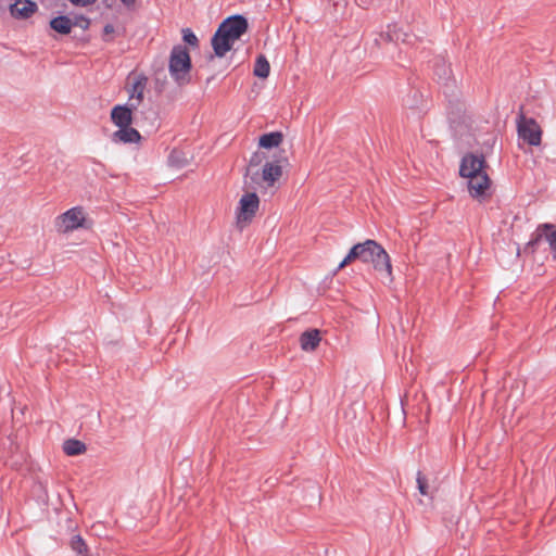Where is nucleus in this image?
<instances>
[{
	"instance_id": "1",
	"label": "nucleus",
	"mask_w": 556,
	"mask_h": 556,
	"mask_svg": "<svg viewBox=\"0 0 556 556\" xmlns=\"http://www.w3.org/2000/svg\"><path fill=\"white\" fill-rule=\"evenodd\" d=\"M359 260L363 263L372 264L375 270L379 273L383 280L392 281V265L389 254L375 240H366L352 247L348 255L339 264L342 269L351 262Z\"/></svg>"
},
{
	"instance_id": "2",
	"label": "nucleus",
	"mask_w": 556,
	"mask_h": 556,
	"mask_svg": "<svg viewBox=\"0 0 556 556\" xmlns=\"http://www.w3.org/2000/svg\"><path fill=\"white\" fill-rule=\"evenodd\" d=\"M248 27L247 18L239 14L224 20L211 40L215 55L218 58L225 56L231 50L235 41L247 33Z\"/></svg>"
},
{
	"instance_id": "3",
	"label": "nucleus",
	"mask_w": 556,
	"mask_h": 556,
	"mask_svg": "<svg viewBox=\"0 0 556 556\" xmlns=\"http://www.w3.org/2000/svg\"><path fill=\"white\" fill-rule=\"evenodd\" d=\"M191 58L188 49L182 45L173 47L169 55L168 70L173 79L184 86L190 81Z\"/></svg>"
},
{
	"instance_id": "4",
	"label": "nucleus",
	"mask_w": 556,
	"mask_h": 556,
	"mask_svg": "<svg viewBox=\"0 0 556 556\" xmlns=\"http://www.w3.org/2000/svg\"><path fill=\"white\" fill-rule=\"evenodd\" d=\"M518 137L530 146H540L542 141V129L532 117H527L521 106L516 118Z\"/></svg>"
},
{
	"instance_id": "5",
	"label": "nucleus",
	"mask_w": 556,
	"mask_h": 556,
	"mask_svg": "<svg viewBox=\"0 0 556 556\" xmlns=\"http://www.w3.org/2000/svg\"><path fill=\"white\" fill-rule=\"evenodd\" d=\"M258 207L260 199L255 192H249L241 197L236 213L237 225L240 229H243L252 222Z\"/></svg>"
},
{
	"instance_id": "6",
	"label": "nucleus",
	"mask_w": 556,
	"mask_h": 556,
	"mask_svg": "<svg viewBox=\"0 0 556 556\" xmlns=\"http://www.w3.org/2000/svg\"><path fill=\"white\" fill-rule=\"evenodd\" d=\"M542 239L548 243L553 260L556 261V226L554 224H540L534 230L531 240L527 243L526 250H531L534 253L536 245Z\"/></svg>"
},
{
	"instance_id": "7",
	"label": "nucleus",
	"mask_w": 556,
	"mask_h": 556,
	"mask_svg": "<svg viewBox=\"0 0 556 556\" xmlns=\"http://www.w3.org/2000/svg\"><path fill=\"white\" fill-rule=\"evenodd\" d=\"M485 165L483 155H476L473 153L466 154L460 162L459 175L465 178L472 175L485 174Z\"/></svg>"
},
{
	"instance_id": "8",
	"label": "nucleus",
	"mask_w": 556,
	"mask_h": 556,
	"mask_svg": "<svg viewBox=\"0 0 556 556\" xmlns=\"http://www.w3.org/2000/svg\"><path fill=\"white\" fill-rule=\"evenodd\" d=\"M410 35L404 33L396 25H389L388 30L386 33L379 34V36L375 39V45L380 47L383 43H391L402 41L404 43H412Z\"/></svg>"
},
{
	"instance_id": "9",
	"label": "nucleus",
	"mask_w": 556,
	"mask_h": 556,
	"mask_svg": "<svg viewBox=\"0 0 556 556\" xmlns=\"http://www.w3.org/2000/svg\"><path fill=\"white\" fill-rule=\"evenodd\" d=\"M64 231H71L83 226L84 210L80 206L72 207L60 216Z\"/></svg>"
},
{
	"instance_id": "10",
	"label": "nucleus",
	"mask_w": 556,
	"mask_h": 556,
	"mask_svg": "<svg viewBox=\"0 0 556 556\" xmlns=\"http://www.w3.org/2000/svg\"><path fill=\"white\" fill-rule=\"evenodd\" d=\"M468 189L472 198L483 197L486 190L490 188L491 180L488 174H478L467 177Z\"/></svg>"
},
{
	"instance_id": "11",
	"label": "nucleus",
	"mask_w": 556,
	"mask_h": 556,
	"mask_svg": "<svg viewBox=\"0 0 556 556\" xmlns=\"http://www.w3.org/2000/svg\"><path fill=\"white\" fill-rule=\"evenodd\" d=\"M37 9V4L30 0H16L14 3L10 4L11 15L21 20L30 17Z\"/></svg>"
},
{
	"instance_id": "12",
	"label": "nucleus",
	"mask_w": 556,
	"mask_h": 556,
	"mask_svg": "<svg viewBox=\"0 0 556 556\" xmlns=\"http://www.w3.org/2000/svg\"><path fill=\"white\" fill-rule=\"evenodd\" d=\"M111 119L118 128L129 126L132 122L131 109L127 105H115L111 111Z\"/></svg>"
},
{
	"instance_id": "13",
	"label": "nucleus",
	"mask_w": 556,
	"mask_h": 556,
	"mask_svg": "<svg viewBox=\"0 0 556 556\" xmlns=\"http://www.w3.org/2000/svg\"><path fill=\"white\" fill-rule=\"evenodd\" d=\"M141 139L139 131L132 127L125 126L118 128L112 135V141L115 143H135Z\"/></svg>"
},
{
	"instance_id": "14",
	"label": "nucleus",
	"mask_w": 556,
	"mask_h": 556,
	"mask_svg": "<svg viewBox=\"0 0 556 556\" xmlns=\"http://www.w3.org/2000/svg\"><path fill=\"white\" fill-rule=\"evenodd\" d=\"M299 341L303 351L313 352L321 341L320 332L318 329L306 330L300 336Z\"/></svg>"
},
{
	"instance_id": "15",
	"label": "nucleus",
	"mask_w": 556,
	"mask_h": 556,
	"mask_svg": "<svg viewBox=\"0 0 556 556\" xmlns=\"http://www.w3.org/2000/svg\"><path fill=\"white\" fill-rule=\"evenodd\" d=\"M282 176V167L278 163L266 162L262 169V180L271 187Z\"/></svg>"
},
{
	"instance_id": "16",
	"label": "nucleus",
	"mask_w": 556,
	"mask_h": 556,
	"mask_svg": "<svg viewBox=\"0 0 556 556\" xmlns=\"http://www.w3.org/2000/svg\"><path fill=\"white\" fill-rule=\"evenodd\" d=\"M74 23L66 15H61L50 21V27L61 35H68L74 27Z\"/></svg>"
},
{
	"instance_id": "17",
	"label": "nucleus",
	"mask_w": 556,
	"mask_h": 556,
	"mask_svg": "<svg viewBox=\"0 0 556 556\" xmlns=\"http://www.w3.org/2000/svg\"><path fill=\"white\" fill-rule=\"evenodd\" d=\"M283 140V135L280 131H273L261 136L258 144L265 149L278 147Z\"/></svg>"
},
{
	"instance_id": "18",
	"label": "nucleus",
	"mask_w": 556,
	"mask_h": 556,
	"mask_svg": "<svg viewBox=\"0 0 556 556\" xmlns=\"http://www.w3.org/2000/svg\"><path fill=\"white\" fill-rule=\"evenodd\" d=\"M63 451L68 456L80 455L86 452V444L76 439H68L63 443Z\"/></svg>"
},
{
	"instance_id": "19",
	"label": "nucleus",
	"mask_w": 556,
	"mask_h": 556,
	"mask_svg": "<svg viewBox=\"0 0 556 556\" xmlns=\"http://www.w3.org/2000/svg\"><path fill=\"white\" fill-rule=\"evenodd\" d=\"M270 72V65L266 56L261 54L256 58L253 73L260 78H267Z\"/></svg>"
},
{
	"instance_id": "20",
	"label": "nucleus",
	"mask_w": 556,
	"mask_h": 556,
	"mask_svg": "<svg viewBox=\"0 0 556 556\" xmlns=\"http://www.w3.org/2000/svg\"><path fill=\"white\" fill-rule=\"evenodd\" d=\"M71 547L79 556H88L87 544L80 535H74L71 540Z\"/></svg>"
},
{
	"instance_id": "21",
	"label": "nucleus",
	"mask_w": 556,
	"mask_h": 556,
	"mask_svg": "<svg viewBox=\"0 0 556 556\" xmlns=\"http://www.w3.org/2000/svg\"><path fill=\"white\" fill-rule=\"evenodd\" d=\"M182 39L190 47L197 48L199 46L198 37L194 35V33L190 28L182 29Z\"/></svg>"
},
{
	"instance_id": "22",
	"label": "nucleus",
	"mask_w": 556,
	"mask_h": 556,
	"mask_svg": "<svg viewBox=\"0 0 556 556\" xmlns=\"http://www.w3.org/2000/svg\"><path fill=\"white\" fill-rule=\"evenodd\" d=\"M143 85L140 81H137L134 84L131 92H130V99L136 98L138 102H140L143 98Z\"/></svg>"
},
{
	"instance_id": "23",
	"label": "nucleus",
	"mask_w": 556,
	"mask_h": 556,
	"mask_svg": "<svg viewBox=\"0 0 556 556\" xmlns=\"http://www.w3.org/2000/svg\"><path fill=\"white\" fill-rule=\"evenodd\" d=\"M417 484H418V490H419L420 494L428 495L427 479L425 476H422L421 472H418V475H417Z\"/></svg>"
},
{
	"instance_id": "24",
	"label": "nucleus",
	"mask_w": 556,
	"mask_h": 556,
	"mask_svg": "<svg viewBox=\"0 0 556 556\" xmlns=\"http://www.w3.org/2000/svg\"><path fill=\"white\" fill-rule=\"evenodd\" d=\"M263 159V153H254L250 159V167L260 165Z\"/></svg>"
},
{
	"instance_id": "25",
	"label": "nucleus",
	"mask_w": 556,
	"mask_h": 556,
	"mask_svg": "<svg viewBox=\"0 0 556 556\" xmlns=\"http://www.w3.org/2000/svg\"><path fill=\"white\" fill-rule=\"evenodd\" d=\"M73 5L85 8L93 4L97 0H68Z\"/></svg>"
},
{
	"instance_id": "26",
	"label": "nucleus",
	"mask_w": 556,
	"mask_h": 556,
	"mask_svg": "<svg viewBox=\"0 0 556 556\" xmlns=\"http://www.w3.org/2000/svg\"><path fill=\"white\" fill-rule=\"evenodd\" d=\"M115 31V28L112 24H106L103 28V39L105 41H111L112 39L109 38V35H112Z\"/></svg>"
},
{
	"instance_id": "27",
	"label": "nucleus",
	"mask_w": 556,
	"mask_h": 556,
	"mask_svg": "<svg viewBox=\"0 0 556 556\" xmlns=\"http://www.w3.org/2000/svg\"><path fill=\"white\" fill-rule=\"evenodd\" d=\"M177 154L178 152L174 150L169 155V162L178 167H181L186 164V162H180L179 157H176Z\"/></svg>"
},
{
	"instance_id": "28",
	"label": "nucleus",
	"mask_w": 556,
	"mask_h": 556,
	"mask_svg": "<svg viewBox=\"0 0 556 556\" xmlns=\"http://www.w3.org/2000/svg\"><path fill=\"white\" fill-rule=\"evenodd\" d=\"M125 5L134 4L136 0H121Z\"/></svg>"
},
{
	"instance_id": "29",
	"label": "nucleus",
	"mask_w": 556,
	"mask_h": 556,
	"mask_svg": "<svg viewBox=\"0 0 556 556\" xmlns=\"http://www.w3.org/2000/svg\"><path fill=\"white\" fill-rule=\"evenodd\" d=\"M359 1V5H367L369 3L368 0H358Z\"/></svg>"
},
{
	"instance_id": "30",
	"label": "nucleus",
	"mask_w": 556,
	"mask_h": 556,
	"mask_svg": "<svg viewBox=\"0 0 556 556\" xmlns=\"http://www.w3.org/2000/svg\"><path fill=\"white\" fill-rule=\"evenodd\" d=\"M443 72L444 74H446L448 72V68H446L445 66H443Z\"/></svg>"
}]
</instances>
